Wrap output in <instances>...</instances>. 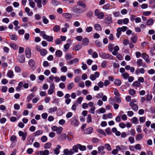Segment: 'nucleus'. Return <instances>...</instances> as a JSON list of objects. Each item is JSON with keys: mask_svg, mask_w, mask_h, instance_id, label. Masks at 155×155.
I'll return each instance as SVG.
<instances>
[{"mask_svg": "<svg viewBox=\"0 0 155 155\" xmlns=\"http://www.w3.org/2000/svg\"><path fill=\"white\" fill-rule=\"evenodd\" d=\"M78 146L80 150L84 151L86 149V147L85 146L81 145L79 144H78Z\"/></svg>", "mask_w": 155, "mask_h": 155, "instance_id": "obj_39", "label": "nucleus"}, {"mask_svg": "<svg viewBox=\"0 0 155 155\" xmlns=\"http://www.w3.org/2000/svg\"><path fill=\"white\" fill-rule=\"evenodd\" d=\"M142 57L145 60V61L147 63H150V61L149 59V56L146 53H144L142 54Z\"/></svg>", "mask_w": 155, "mask_h": 155, "instance_id": "obj_13", "label": "nucleus"}, {"mask_svg": "<svg viewBox=\"0 0 155 155\" xmlns=\"http://www.w3.org/2000/svg\"><path fill=\"white\" fill-rule=\"evenodd\" d=\"M65 58L66 60H70L73 57L71 54H67L65 55Z\"/></svg>", "mask_w": 155, "mask_h": 155, "instance_id": "obj_40", "label": "nucleus"}, {"mask_svg": "<svg viewBox=\"0 0 155 155\" xmlns=\"http://www.w3.org/2000/svg\"><path fill=\"white\" fill-rule=\"evenodd\" d=\"M71 123L72 125L75 127H78L79 124V122L75 116L73 117L71 119Z\"/></svg>", "mask_w": 155, "mask_h": 155, "instance_id": "obj_3", "label": "nucleus"}, {"mask_svg": "<svg viewBox=\"0 0 155 155\" xmlns=\"http://www.w3.org/2000/svg\"><path fill=\"white\" fill-rule=\"evenodd\" d=\"M94 14L95 16H97L98 18L100 19H102L104 16V13L102 12H100L97 9L95 10V11Z\"/></svg>", "mask_w": 155, "mask_h": 155, "instance_id": "obj_5", "label": "nucleus"}, {"mask_svg": "<svg viewBox=\"0 0 155 155\" xmlns=\"http://www.w3.org/2000/svg\"><path fill=\"white\" fill-rule=\"evenodd\" d=\"M62 16L67 19H70L72 17V15L68 13H64L62 14Z\"/></svg>", "mask_w": 155, "mask_h": 155, "instance_id": "obj_21", "label": "nucleus"}, {"mask_svg": "<svg viewBox=\"0 0 155 155\" xmlns=\"http://www.w3.org/2000/svg\"><path fill=\"white\" fill-rule=\"evenodd\" d=\"M34 140V139L33 138H30L27 143V144L28 145H31L32 144Z\"/></svg>", "mask_w": 155, "mask_h": 155, "instance_id": "obj_58", "label": "nucleus"}, {"mask_svg": "<svg viewBox=\"0 0 155 155\" xmlns=\"http://www.w3.org/2000/svg\"><path fill=\"white\" fill-rule=\"evenodd\" d=\"M146 120V117H142L139 118V121L141 123H143Z\"/></svg>", "mask_w": 155, "mask_h": 155, "instance_id": "obj_60", "label": "nucleus"}, {"mask_svg": "<svg viewBox=\"0 0 155 155\" xmlns=\"http://www.w3.org/2000/svg\"><path fill=\"white\" fill-rule=\"evenodd\" d=\"M36 50L40 52L41 55L42 56H44L48 53L47 51L45 49H41L39 46L36 45L35 47Z\"/></svg>", "mask_w": 155, "mask_h": 155, "instance_id": "obj_4", "label": "nucleus"}, {"mask_svg": "<svg viewBox=\"0 0 155 155\" xmlns=\"http://www.w3.org/2000/svg\"><path fill=\"white\" fill-rule=\"evenodd\" d=\"M18 60L21 63L24 62L25 61V58L24 55H19L18 57Z\"/></svg>", "mask_w": 155, "mask_h": 155, "instance_id": "obj_25", "label": "nucleus"}, {"mask_svg": "<svg viewBox=\"0 0 155 155\" xmlns=\"http://www.w3.org/2000/svg\"><path fill=\"white\" fill-rule=\"evenodd\" d=\"M143 137V135L142 134H138L137 135L136 137V140L137 141H139L142 140Z\"/></svg>", "mask_w": 155, "mask_h": 155, "instance_id": "obj_19", "label": "nucleus"}, {"mask_svg": "<svg viewBox=\"0 0 155 155\" xmlns=\"http://www.w3.org/2000/svg\"><path fill=\"white\" fill-rule=\"evenodd\" d=\"M52 4L54 7H56L61 5V3L59 1L56 0H52L51 1Z\"/></svg>", "mask_w": 155, "mask_h": 155, "instance_id": "obj_22", "label": "nucleus"}, {"mask_svg": "<svg viewBox=\"0 0 155 155\" xmlns=\"http://www.w3.org/2000/svg\"><path fill=\"white\" fill-rule=\"evenodd\" d=\"M94 28L95 30L97 31H101L102 30V27L101 25L98 24H95L94 25Z\"/></svg>", "mask_w": 155, "mask_h": 155, "instance_id": "obj_27", "label": "nucleus"}, {"mask_svg": "<svg viewBox=\"0 0 155 155\" xmlns=\"http://www.w3.org/2000/svg\"><path fill=\"white\" fill-rule=\"evenodd\" d=\"M56 131L57 133L58 134H60L62 132L63 128L62 127H58Z\"/></svg>", "mask_w": 155, "mask_h": 155, "instance_id": "obj_56", "label": "nucleus"}, {"mask_svg": "<svg viewBox=\"0 0 155 155\" xmlns=\"http://www.w3.org/2000/svg\"><path fill=\"white\" fill-rule=\"evenodd\" d=\"M42 20L43 22L45 24H47L49 22L48 20L45 16L42 17Z\"/></svg>", "mask_w": 155, "mask_h": 155, "instance_id": "obj_51", "label": "nucleus"}, {"mask_svg": "<svg viewBox=\"0 0 155 155\" xmlns=\"http://www.w3.org/2000/svg\"><path fill=\"white\" fill-rule=\"evenodd\" d=\"M43 133V131L42 130H40L36 131L34 133V135L35 136H37L38 135H40L41 134Z\"/></svg>", "mask_w": 155, "mask_h": 155, "instance_id": "obj_35", "label": "nucleus"}, {"mask_svg": "<svg viewBox=\"0 0 155 155\" xmlns=\"http://www.w3.org/2000/svg\"><path fill=\"white\" fill-rule=\"evenodd\" d=\"M77 4L78 5L81 7L84 8H86V4L83 1H79Z\"/></svg>", "mask_w": 155, "mask_h": 155, "instance_id": "obj_23", "label": "nucleus"}, {"mask_svg": "<svg viewBox=\"0 0 155 155\" xmlns=\"http://www.w3.org/2000/svg\"><path fill=\"white\" fill-rule=\"evenodd\" d=\"M62 54V52L60 50H57L55 52V55L58 57H60Z\"/></svg>", "mask_w": 155, "mask_h": 155, "instance_id": "obj_44", "label": "nucleus"}, {"mask_svg": "<svg viewBox=\"0 0 155 155\" xmlns=\"http://www.w3.org/2000/svg\"><path fill=\"white\" fill-rule=\"evenodd\" d=\"M98 153H100L101 155H104L105 152L104 151V146H100L98 147Z\"/></svg>", "mask_w": 155, "mask_h": 155, "instance_id": "obj_12", "label": "nucleus"}, {"mask_svg": "<svg viewBox=\"0 0 155 155\" xmlns=\"http://www.w3.org/2000/svg\"><path fill=\"white\" fill-rule=\"evenodd\" d=\"M61 41L59 38H58L55 40V43L57 45L61 44Z\"/></svg>", "mask_w": 155, "mask_h": 155, "instance_id": "obj_61", "label": "nucleus"}, {"mask_svg": "<svg viewBox=\"0 0 155 155\" xmlns=\"http://www.w3.org/2000/svg\"><path fill=\"white\" fill-rule=\"evenodd\" d=\"M97 131L98 133H100L104 135V136L106 135V134L105 133V132L104 131L101 129H97Z\"/></svg>", "mask_w": 155, "mask_h": 155, "instance_id": "obj_55", "label": "nucleus"}, {"mask_svg": "<svg viewBox=\"0 0 155 155\" xmlns=\"http://www.w3.org/2000/svg\"><path fill=\"white\" fill-rule=\"evenodd\" d=\"M81 48V45H76L73 48V50L75 51H78Z\"/></svg>", "mask_w": 155, "mask_h": 155, "instance_id": "obj_32", "label": "nucleus"}, {"mask_svg": "<svg viewBox=\"0 0 155 155\" xmlns=\"http://www.w3.org/2000/svg\"><path fill=\"white\" fill-rule=\"evenodd\" d=\"M7 75L9 78H12L14 75L13 71L10 70L8 71Z\"/></svg>", "mask_w": 155, "mask_h": 155, "instance_id": "obj_28", "label": "nucleus"}, {"mask_svg": "<svg viewBox=\"0 0 155 155\" xmlns=\"http://www.w3.org/2000/svg\"><path fill=\"white\" fill-rule=\"evenodd\" d=\"M127 27L126 26H123L121 27H119L117 29V33L116 36L118 38H119L121 34V32H125L126 31Z\"/></svg>", "mask_w": 155, "mask_h": 155, "instance_id": "obj_2", "label": "nucleus"}, {"mask_svg": "<svg viewBox=\"0 0 155 155\" xmlns=\"http://www.w3.org/2000/svg\"><path fill=\"white\" fill-rule=\"evenodd\" d=\"M18 134L20 136L22 137V139L23 141H25V140L27 135V133L26 132L24 133L22 131H19L18 132Z\"/></svg>", "mask_w": 155, "mask_h": 155, "instance_id": "obj_14", "label": "nucleus"}, {"mask_svg": "<svg viewBox=\"0 0 155 155\" xmlns=\"http://www.w3.org/2000/svg\"><path fill=\"white\" fill-rule=\"evenodd\" d=\"M34 1L36 3L37 6L38 8H41L42 7L41 0H34Z\"/></svg>", "mask_w": 155, "mask_h": 155, "instance_id": "obj_26", "label": "nucleus"}, {"mask_svg": "<svg viewBox=\"0 0 155 155\" xmlns=\"http://www.w3.org/2000/svg\"><path fill=\"white\" fill-rule=\"evenodd\" d=\"M128 140L131 144L134 143L135 142L134 138L132 137H130L128 138Z\"/></svg>", "mask_w": 155, "mask_h": 155, "instance_id": "obj_62", "label": "nucleus"}, {"mask_svg": "<svg viewBox=\"0 0 155 155\" xmlns=\"http://www.w3.org/2000/svg\"><path fill=\"white\" fill-rule=\"evenodd\" d=\"M114 84L117 85V86H120L121 84V81L118 79H115L114 81Z\"/></svg>", "mask_w": 155, "mask_h": 155, "instance_id": "obj_34", "label": "nucleus"}, {"mask_svg": "<svg viewBox=\"0 0 155 155\" xmlns=\"http://www.w3.org/2000/svg\"><path fill=\"white\" fill-rule=\"evenodd\" d=\"M61 146L60 145H57L56 148L54 150V153L56 155L58 154L60 152L59 150L61 148Z\"/></svg>", "mask_w": 155, "mask_h": 155, "instance_id": "obj_17", "label": "nucleus"}, {"mask_svg": "<svg viewBox=\"0 0 155 155\" xmlns=\"http://www.w3.org/2000/svg\"><path fill=\"white\" fill-rule=\"evenodd\" d=\"M53 30L54 32H58L60 30V27L58 25H56L53 28Z\"/></svg>", "mask_w": 155, "mask_h": 155, "instance_id": "obj_30", "label": "nucleus"}, {"mask_svg": "<svg viewBox=\"0 0 155 155\" xmlns=\"http://www.w3.org/2000/svg\"><path fill=\"white\" fill-rule=\"evenodd\" d=\"M6 11L8 12H10L13 10V8L12 6H9L6 8Z\"/></svg>", "mask_w": 155, "mask_h": 155, "instance_id": "obj_54", "label": "nucleus"}, {"mask_svg": "<svg viewBox=\"0 0 155 155\" xmlns=\"http://www.w3.org/2000/svg\"><path fill=\"white\" fill-rule=\"evenodd\" d=\"M40 35L44 39L48 41L51 42L53 40V38L52 36L46 35L45 32L44 31L40 32Z\"/></svg>", "mask_w": 155, "mask_h": 155, "instance_id": "obj_1", "label": "nucleus"}, {"mask_svg": "<svg viewBox=\"0 0 155 155\" xmlns=\"http://www.w3.org/2000/svg\"><path fill=\"white\" fill-rule=\"evenodd\" d=\"M74 83L73 82H70L69 83L67 86V89L68 90H70L74 86Z\"/></svg>", "mask_w": 155, "mask_h": 155, "instance_id": "obj_37", "label": "nucleus"}, {"mask_svg": "<svg viewBox=\"0 0 155 155\" xmlns=\"http://www.w3.org/2000/svg\"><path fill=\"white\" fill-rule=\"evenodd\" d=\"M116 148L118 149L119 150H121L123 152L124 151L126 150L127 149V146L123 145L117 146L116 147Z\"/></svg>", "mask_w": 155, "mask_h": 155, "instance_id": "obj_15", "label": "nucleus"}, {"mask_svg": "<svg viewBox=\"0 0 155 155\" xmlns=\"http://www.w3.org/2000/svg\"><path fill=\"white\" fill-rule=\"evenodd\" d=\"M100 75V73L98 72H96L94 74H91L90 77V79L92 81L95 80L96 78L99 77Z\"/></svg>", "mask_w": 155, "mask_h": 155, "instance_id": "obj_8", "label": "nucleus"}, {"mask_svg": "<svg viewBox=\"0 0 155 155\" xmlns=\"http://www.w3.org/2000/svg\"><path fill=\"white\" fill-rule=\"evenodd\" d=\"M25 53L27 58H29L31 57V53L30 49L29 48H26Z\"/></svg>", "mask_w": 155, "mask_h": 155, "instance_id": "obj_16", "label": "nucleus"}, {"mask_svg": "<svg viewBox=\"0 0 155 155\" xmlns=\"http://www.w3.org/2000/svg\"><path fill=\"white\" fill-rule=\"evenodd\" d=\"M91 116V114H88L87 117V123H90L92 122Z\"/></svg>", "mask_w": 155, "mask_h": 155, "instance_id": "obj_48", "label": "nucleus"}, {"mask_svg": "<svg viewBox=\"0 0 155 155\" xmlns=\"http://www.w3.org/2000/svg\"><path fill=\"white\" fill-rule=\"evenodd\" d=\"M35 64V61L33 59H30L29 61L28 64L32 70H34L36 68Z\"/></svg>", "mask_w": 155, "mask_h": 155, "instance_id": "obj_9", "label": "nucleus"}, {"mask_svg": "<svg viewBox=\"0 0 155 155\" xmlns=\"http://www.w3.org/2000/svg\"><path fill=\"white\" fill-rule=\"evenodd\" d=\"M93 130V128L92 127H89L84 130V133L86 134H89L92 132Z\"/></svg>", "mask_w": 155, "mask_h": 155, "instance_id": "obj_20", "label": "nucleus"}, {"mask_svg": "<svg viewBox=\"0 0 155 155\" xmlns=\"http://www.w3.org/2000/svg\"><path fill=\"white\" fill-rule=\"evenodd\" d=\"M78 144L74 146L72 148V149L73 151H74V152H77L78 151Z\"/></svg>", "mask_w": 155, "mask_h": 155, "instance_id": "obj_49", "label": "nucleus"}, {"mask_svg": "<svg viewBox=\"0 0 155 155\" xmlns=\"http://www.w3.org/2000/svg\"><path fill=\"white\" fill-rule=\"evenodd\" d=\"M95 107H93L90 110H89V112L94 114L95 113Z\"/></svg>", "mask_w": 155, "mask_h": 155, "instance_id": "obj_63", "label": "nucleus"}, {"mask_svg": "<svg viewBox=\"0 0 155 155\" xmlns=\"http://www.w3.org/2000/svg\"><path fill=\"white\" fill-rule=\"evenodd\" d=\"M153 19H150L148 20L147 21V24L148 25H152L153 23Z\"/></svg>", "mask_w": 155, "mask_h": 155, "instance_id": "obj_52", "label": "nucleus"}, {"mask_svg": "<svg viewBox=\"0 0 155 155\" xmlns=\"http://www.w3.org/2000/svg\"><path fill=\"white\" fill-rule=\"evenodd\" d=\"M99 54L100 57L103 59H107L108 58L112 59L113 57L112 55L107 54L104 52L100 53Z\"/></svg>", "mask_w": 155, "mask_h": 155, "instance_id": "obj_6", "label": "nucleus"}, {"mask_svg": "<svg viewBox=\"0 0 155 155\" xmlns=\"http://www.w3.org/2000/svg\"><path fill=\"white\" fill-rule=\"evenodd\" d=\"M137 63L139 67L141 66L142 65V64H143L142 60L141 59H138L137 61Z\"/></svg>", "mask_w": 155, "mask_h": 155, "instance_id": "obj_46", "label": "nucleus"}, {"mask_svg": "<svg viewBox=\"0 0 155 155\" xmlns=\"http://www.w3.org/2000/svg\"><path fill=\"white\" fill-rule=\"evenodd\" d=\"M73 11L75 13H81L83 12L84 10L80 8H78L77 6H74L73 8Z\"/></svg>", "mask_w": 155, "mask_h": 155, "instance_id": "obj_10", "label": "nucleus"}, {"mask_svg": "<svg viewBox=\"0 0 155 155\" xmlns=\"http://www.w3.org/2000/svg\"><path fill=\"white\" fill-rule=\"evenodd\" d=\"M104 147L109 151H110L111 150V146L109 144L106 143L104 145Z\"/></svg>", "mask_w": 155, "mask_h": 155, "instance_id": "obj_47", "label": "nucleus"}, {"mask_svg": "<svg viewBox=\"0 0 155 155\" xmlns=\"http://www.w3.org/2000/svg\"><path fill=\"white\" fill-rule=\"evenodd\" d=\"M67 137V136L66 134H63L60 136L59 139L60 140H64L66 139Z\"/></svg>", "mask_w": 155, "mask_h": 155, "instance_id": "obj_31", "label": "nucleus"}, {"mask_svg": "<svg viewBox=\"0 0 155 155\" xmlns=\"http://www.w3.org/2000/svg\"><path fill=\"white\" fill-rule=\"evenodd\" d=\"M89 43V39L87 38H84L82 41V44L84 46H86Z\"/></svg>", "mask_w": 155, "mask_h": 155, "instance_id": "obj_24", "label": "nucleus"}, {"mask_svg": "<svg viewBox=\"0 0 155 155\" xmlns=\"http://www.w3.org/2000/svg\"><path fill=\"white\" fill-rule=\"evenodd\" d=\"M34 96L35 95L32 93L29 94L27 98L28 100V102H29L30 101H31L33 98L34 97Z\"/></svg>", "mask_w": 155, "mask_h": 155, "instance_id": "obj_43", "label": "nucleus"}, {"mask_svg": "<svg viewBox=\"0 0 155 155\" xmlns=\"http://www.w3.org/2000/svg\"><path fill=\"white\" fill-rule=\"evenodd\" d=\"M141 84L137 81H135L133 82L132 85V86L136 87H140Z\"/></svg>", "mask_w": 155, "mask_h": 155, "instance_id": "obj_38", "label": "nucleus"}, {"mask_svg": "<svg viewBox=\"0 0 155 155\" xmlns=\"http://www.w3.org/2000/svg\"><path fill=\"white\" fill-rule=\"evenodd\" d=\"M113 14L114 16L115 17H118L120 14L119 12H114L113 13Z\"/></svg>", "mask_w": 155, "mask_h": 155, "instance_id": "obj_59", "label": "nucleus"}, {"mask_svg": "<svg viewBox=\"0 0 155 155\" xmlns=\"http://www.w3.org/2000/svg\"><path fill=\"white\" fill-rule=\"evenodd\" d=\"M57 110V108L56 107H51L49 109L48 112L49 113H52L56 111Z\"/></svg>", "mask_w": 155, "mask_h": 155, "instance_id": "obj_33", "label": "nucleus"}, {"mask_svg": "<svg viewBox=\"0 0 155 155\" xmlns=\"http://www.w3.org/2000/svg\"><path fill=\"white\" fill-rule=\"evenodd\" d=\"M112 22V17L107 16V18L105 20V23L107 24H109L111 23Z\"/></svg>", "mask_w": 155, "mask_h": 155, "instance_id": "obj_18", "label": "nucleus"}, {"mask_svg": "<svg viewBox=\"0 0 155 155\" xmlns=\"http://www.w3.org/2000/svg\"><path fill=\"white\" fill-rule=\"evenodd\" d=\"M129 105L130 106L132 109L134 111H137L138 110V106L134 104L133 101L129 103Z\"/></svg>", "mask_w": 155, "mask_h": 155, "instance_id": "obj_11", "label": "nucleus"}, {"mask_svg": "<svg viewBox=\"0 0 155 155\" xmlns=\"http://www.w3.org/2000/svg\"><path fill=\"white\" fill-rule=\"evenodd\" d=\"M55 85L53 82H51L50 84V88L48 89V93L49 94H51L54 91Z\"/></svg>", "mask_w": 155, "mask_h": 155, "instance_id": "obj_7", "label": "nucleus"}, {"mask_svg": "<svg viewBox=\"0 0 155 155\" xmlns=\"http://www.w3.org/2000/svg\"><path fill=\"white\" fill-rule=\"evenodd\" d=\"M136 93V91L134 89H131L129 91V94L131 95H133Z\"/></svg>", "mask_w": 155, "mask_h": 155, "instance_id": "obj_64", "label": "nucleus"}, {"mask_svg": "<svg viewBox=\"0 0 155 155\" xmlns=\"http://www.w3.org/2000/svg\"><path fill=\"white\" fill-rule=\"evenodd\" d=\"M51 146V143L48 142L45 143L44 145V147L45 149H48L50 148Z\"/></svg>", "mask_w": 155, "mask_h": 155, "instance_id": "obj_50", "label": "nucleus"}, {"mask_svg": "<svg viewBox=\"0 0 155 155\" xmlns=\"http://www.w3.org/2000/svg\"><path fill=\"white\" fill-rule=\"evenodd\" d=\"M121 75L125 79H127L129 76V74L126 72L121 74Z\"/></svg>", "mask_w": 155, "mask_h": 155, "instance_id": "obj_45", "label": "nucleus"}, {"mask_svg": "<svg viewBox=\"0 0 155 155\" xmlns=\"http://www.w3.org/2000/svg\"><path fill=\"white\" fill-rule=\"evenodd\" d=\"M131 121L133 124H137L139 122L138 119L136 117H134L131 119Z\"/></svg>", "mask_w": 155, "mask_h": 155, "instance_id": "obj_36", "label": "nucleus"}, {"mask_svg": "<svg viewBox=\"0 0 155 155\" xmlns=\"http://www.w3.org/2000/svg\"><path fill=\"white\" fill-rule=\"evenodd\" d=\"M49 153V151L47 150H45L44 151H41L40 152V154L41 155H48Z\"/></svg>", "mask_w": 155, "mask_h": 155, "instance_id": "obj_29", "label": "nucleus"}, {"mask_svg": "<svg viewBox=\"0 0 155 155\" xmlns=\"http://www.w3.org/2000/svg\"><path fill=\"white\" fill-rule=\"evenodd\" d=\"M78 61H79V60L78 58H74L73 59L71 60L70 61V64H76V63H77L78 62Z\"/></svg>", "mask_w": 155, "mask_h": 155, "instance_id": "obj_42", "label": "nucleus"}, {"mask_svg": "<svg viewBox=\"0 0 155 155\" xmlns=\"http://www.w3.org/2000/svg\"><path fill=\"white\" fill-rule=\"evenodd\" d=\"M93 28L91 26L87 27L85 29V31L89 33L92 31Z\"/></svg>", "mask_w": 155, "mask_h": 155, "instance_id": "obj_57", "label": "nucleus"}, {"mask_svg": "<svg viewBox=\"0 0 155 155\" xmlns=\"http://www.w3.org/2000/svg\"><path fill=\"white\" fill-rule=\"evenodd\" d=\"M41 140L43 142H46L48 140V138L45 136H43L41 138Z\"/></svg>", "mask_w": 155, "mask_h": 155, "instance_id": "obj_53", "label": "nucleus"}, {"mask_svg": "<svg viewBox=\"0 0 155 155\" xmlns=\"http://www.w3.org/2000/svg\"><path fill=\"white\" fill-rule=\"evenodd\" d=\"M11 40L14 41H16L18 39L17 36L15 34L9 35Z\"/></svg>", "mask_w": 155, "mask_h": 155, "instance_id": "obj_41", "label": "nucleus"}]
</instances>
